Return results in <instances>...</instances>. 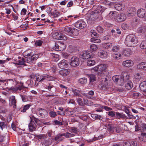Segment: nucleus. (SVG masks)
<instances>
[{"label":"nucleus","mask_w":146,"mask_h":146,"mask_svg":"<svg viewBox=\"0 0 146 146\" xmlns=\"http://www.w3.org/2000/svg\"><path fill=\"white\" fill-rule=\"evenodd\" d=\"M125 42L127 46H134L137 43V40L134 35L130 34L127 36Z\"/></svg>","instance_id":"1"},{"label":"nucleus","mask_w":146,"mask_h":146,"mask_svg":"<svg viewBox=\"0 0 146 146\" xmlns=\"http://www.w3.org/2000/svg\"><path fill=\"white\" fill-rule=\"evenodd\" d=\"M63 31L64 32L69 35L72 36H76L78 34L77 30L75 29L72 28L70 27H67L65 28Z\"/></svg>","instance_id":"2"},{"label":"nucleus","mask_w":146,"mask_h":146,"mask_svg":"<svg viewBox=\"0 0 146 146\" xmlns=\"http://www.w3.org/2000/svg\"><path fill=\"white\" fill-rule=\"evenodd\" d=\"M107 67L108 65L106 64H101L95 66L92 69L95 72H98L102 73L106 71Z\"/></svg>","instance_id":"3"},{"label":"nucleus","mask_w":146,"mask_h":146,"mask_svg":"<svg viewBox=\"0 0 146 146\" xmlns=\"http://www.w3.org/2000/svg\"><path fill=\"white\" fill-rule=\"evenodd\" d=\"M65 45L64 43H62L60 42H55V46L53 48V49L57 51H62L65 49Z\"/></svg>","instance_id":"4"},{"label":"nucleus","mask_w":146,"mask_h":146,"mask_svg":"<svg viewBox=\"0 0 146 146\" xmlns=\"http://www.w3.org/2000/svg\"><path fill=\"white\" fill-rule=\"evenodd\" d=\"M79 64L80 61L79 58L75 56L72 57L69 62L70 66L74 67L78 66Z\"/></svg>","instance_id":"5"},{"label":"nucleus","mask_w":146,"mask_h":146,"mask_svg":"<svg viewBox=\"0 0 146 146\" xmlns=\"http://www.w3.org/2000/svg\"><path fill=\"white\" fill-rule=\"evenodd\" d=\"M36 112L38 115L42 118L47 117L48 115V112L45 109H38L37 110Z\"/></svg>","instance_id":"6"},{"label":"nucleus","mask_w":146,"mask_h":146,"mask_svg":"<svg viewBox=\"0 0 146 146\" xmlns=\"http://www.w3.org/2000/svg\"><path fill=\"white\" fill-rule=\"evenodd\" d=\"M112 80L115 83L119 85L124 84V82L122 79V76L116 75L112 77Z\"/></svg>","instance_id":"7"},{"label":"nucleus","mask_w":146,"mask_h":146,"mask_svg":"<svg viewBox=\"0 0 146 146\" xmlns=\"http://www.w3.org/2000/svg\"><path fill=\"white\" fill-rule=\"evenodd\" d=\"M107 81L106 78H104L100 80V83L99 85V87L101 90H105L107 89Z\"/></svg>","instance_id":"8"},{"label":"nucleus","mask_w":146,"mask_h":146,"mask_svg":"<svg viewBox=\"0 0 146 146\" xmlns=\"http://www.w3.org/2000/svg\"><path fill=\"white\" fill-rule=\"evenodd\" d=\"M86 26V23L83 21H77L75 24V26L79 29H82L84 28Z\"/></svg>","instance_id":"9"},{"label":"nucleus","mask_w":146,"mask_h":146,"mask_svg":"<svg viewBox=\"0 0 146 146\" xmlns=\"http://www.w3.org/2000/svg\"><path fill=\"white\" fill-rule=\"evenodd\" d=\"M28 128L30 132L35 131L36 128V124L33 121L31 120L28 125Z\"/></svg>","instance_id":"10"},{"label":"nucleus","mask_w":146,"mask_h":146,"mask_svg":"<svg viewBox=\"0 0 146 146\" xmlns=\"http://www.w3.org/2000/svg\"><path fill=\"white\" fill-rule=\"evenodd\" d=\"M9 104L10 106H13L14 108H16V103L17 102L15 97L14 96H10L9 98Z\"/></svg>","instance_id":"11"},{"label":"nucleus","mask_w":146,"mask_h":146,"mask_svg":"<svg viewBox=\"0 0 146 146\" xmlns=\"http://www.w3.org/2000/svg\"><path fill=\"white\" fill-rule=\"evenodd\" d=\"M137 14L138 17L141 18H144L146 19V11L143 9L138 10Z\"/></svg>","instance_id":"12"},{"label":"nucleus","mask_w":146,"mask_h":146,"mask_svg":"<svg viewBox=\"0 0 146 146\" xmlns=\"http://www.w3.org/2000/svg\"><path fill=\"white\" fill-rule=\"evenodd\" d=\"M38 56L39 55L38 54H33L31 57L27 58L26 60L27 62L29 64H32L38 59Z\"/></svg>","instance_id":"13"},{"label":"nucleus","mask_w":146,"mask_h":146,"mask_svg":"<svg viewBox=\"0 0 146 146\" xmlns=\"http://www.w3.org/2000/svg\"><path fill=\"white\" fill-rule=\"evenodd\" d=\"M93 57L92 53L90 51H86L84 52L82 55V58L83 59H87Z\"/></svg>","instance_id":"14"},{"label":"nucleus","mask_w":146,"mask_h":146,"mask_svg":"<svg viewBox=\"0 0 146 146\" xmlns=\"http://www.w3.org/2000/svg\"><path fill=\"white\" fill-rule=\"evenodd\" d=\"M68 62L65 60H61L58 64V66L60 68L63 69L68 67Z\"/></svg>","instance_id":"15"},{"label":"nucleus","mask_w":146,"mask_h":146,"mask_svg":"<svg viewBox=\"0 0 146 146\" xmlns=\"http://www.w3.org/2000/svg\"><path fill=\"white\" fill-rule=\"evenodd\" d=\"M121 76L122 79L124 82V83L130 80V76H129L127 73L125 72H123L121 74Z\"/></svg>","instance_id":"16"},{"label":"nucleus","mask_w":146,"mask_h":146,"mask_svg":"<svg viewBox=\"0 0 146 146\" xmlns=\"http://www.w3.org/2000/svg\"><path fill=\"white\" fill-rule=\"evenodd\" d=\"M118 15V13L115 11H111L109 14L108 17L110 18V19L113 20L117 19Z\"/></svg>","instance_id":"17"},{"label":"nucleus","mask_w":146,"mask_h":146,"mask_svg":"<svg viewBox=\"0 0 146 146\" xmlns=\"http://www.w3.org/2000/svg\"><path fill=\"white\" fill-rule=\"evenodd\" d=\"M126 19V16L124 13H121L119 16L118 15L117 20L118 22H122Z\"/></svg>","instance_id":"18"},{"label":"nucleus","mask_w":146,"mask_h":146,"mask_svg":"<svg viewBox=\"0 0 146 146\" xmlns=\"http://www.w3.org/2000/svg\"><path fill=\"white\" fill-rule=\"evenodd\" d=\"M18 60L17 61L16 64L19 65H24L26 66V64L25 63V59L23 58L18 57Z\"/></svg>","instance_id":"19"},{"label":"nucleus","mask_w":146,"mask_h":146,"mask_svg":"<svg viewBox=\"0 0 146 146\" xmlns=\"http://www.w3.org/2000/svg\"><path fill=\"white\" fill-rule=\"evenodd\" d=\"M90 82L89 85L90 86L92 85V82L95 81L96 79V76L93 74H90L88 75Z\"/></svg>","instance_id":"20"},{"label":"nucleus","mask_w":146,"mask_h":146,"mask_svg":"<svg viewBox=\"0 0 146 146\" xmlns=\"http://www.w3.org/2000/svg\"><path fill=\"white\" fill-rule=\"evenodd\" d=\"M20 96L22 98L23 102H25L27 101H31L32 99V97L31 96H27L25 95H21Z\"/></svg>","instance_id":"21"},{"label":"nucleus","mask_w":146,"mask_h":146,"mask_svg":"<svg viewBox=\"0 0 146 146\" xmlns=\"http://www.w3.org/2000/svg\"><path fill=\"white\" fill-rule=\"evenodd\" d=\"M132 54V51L130 48H127L123 50L122 52L123 55L128 56Z\"/></svg>","instance_id":"22"},{"label":"nucleus","mask_w":146,"mask_h":146,"mask_svg":"<svg viewBox=\"0 0 146 146\" xmlns=\"http://www.w3.org/2000/svg\"><path fill=\"white\" fill-rule=\"evenodd\" d=\"M108 53L104 50H100L98 52V55L101 58H105L107 57Z\"/></svg>","instance_id":"23"},{"label":"nucleus","mask_w":146,"mask_h":146,"mask_svg":"<svg viewBox=\"0 0 146 146\" xmlns=\"http://www.w3.org/2000/svg\"><path fill=\"white\" fill-rule=\"evenodd\" d=\"M139 87L141 90L146 92V81L141 83L139 85Z\"/></svg>","instance_id":"24"},{"label":"nucleus","mask_w":146,"mask_h":146,"mask_svg":"<svg viewBox=\"0 0 146 146\" xmlns=\"http://www.w3.org/2000/svg\"><path fill=\"white\" fill-rule=\"evenodd\" d=\"M132 64L131 61L130 60H127L123 61L122 62V65L125 67H130Z\"/></svg>","instance_id":"25"},{"label":"nucleus","mask_w":146,"mask_h":146,"mask_svg":"<svg viewBox=\"0 0 146 146\" xmlns=\"http://www.w3.org/2000/svg\"><path fill=\"white\" fill-rule=\"evenodd\" d=\"M137 68L139 69H146V63L142 62L139 64L137 66Z\"/></svg>","instance_id":"26"},{"label":"nucleus","mask_w":146,"mask_h":146,"mask_svg":"<svg viewBox=\"0 0 146 146\" xmlns=\"http://www.w3.org/2000/svg\"><path fill=\"white\" fill-rule=\"evenodd\" d=\"M70 71L68 69H64L60 71V74L63 76H65L68 75L70 73Z\"/></svg>","instance_id":"27"},{"label":"nucleus","mask_w":146,"mask_h":146,"mask_svg":"<svg viewBox=\"0 0 146 146\" xmlns=\"http://www.w3.org/2000/svg\"><path fill=\"white\" fill-rule=\"evenodd\" d=\"M62 13L59 12L57 10H54L53 11V12L50 13V16H53L54 17H58Z\"/></svg>","instance_id":"28"},{"label":"nucleus","mask_w":146,"mask_h":146,"mask_svg":"<svg viewBox=\"0 0 146 146\" xmlns=\"http://www.w3.org/2000/svg\"><path fill=\"white\" fill-rule=\"evenodd\" d=\"M36 136L37 137L38 139H40L42 141L44 140L47 137V135L46 134L37 135Z\"/></svg>","instance_id":"29"},{"label":"nucleus","mask_w":146,"mask_h":146,"mask_svg":"<svg viewBox=\"0 0 146 146\" xmlns=\"http://www.w3.org/2000/svg\"><path fill=\"white\" fill-rule=\"evenodd\" d=\"M125 86L126 88L128 90L131 89L133 87V84L131 80L127 81L125 83Z\"/></svg>","instance_id":"30"},{"label":"nucleus","mask_w":146,"mask_h":146,"mask_svg":"<svg viewBox=\"0 0 146 146\" xmlns=\"http://www.w3.org/2000/svg\"><path fill=\"white\" fill-rule=\"evenodd\" d=\"M70 132L75 134H78L79 132V130L75 127H71L69 130Z\"/></svg>","instance_id":"31"},{"label":"nucleus","mask_w":146,"mask_h":146,"mask_svg":"<svg viewBox=\"0 0 146 146\" xmlns=\"http://www.w3.org/2000/svg\"><path fill=\"white\" fill-rule=\"evenodd\" d=\"M91 116L95 119L102 120V116L97 114H92L91 115Z\"/></svg>","instance_id":"32"},{"label":"nucleus","mask_w":146,"mask_h":146,"mask_svg":"<svg viewBox=\"0 0 146 146\" xmlns=\"http://www.w3.org/2000/svg\"><path fill=\"white\" fill-rule=\"evenodd\" d=\"M95 63V61L94 60L89 59L87 61V65L88 66H91L94 65Z\"/></svg>","instance_id":"33"},{"label":"nucleus","mask_w":146,"mask_h":146,"mask_svg":"<svg viewBox=\"0 0 146 146\" xmlns=\"http://www.w3.org/2000/svg\"><path fill=\"white\" fill-rule=\"evenodd\" d=\"M63 136H65L67 138H69L74 137L75 135L73 133L66 132L62 134Z\"/></svg>","instance_id":"34"},{"label":"nucleus","mask_w":146,"mask_h":146,"mask_svg":"<svg viewBox=\"0 0 146 146\" xmlns=\"http://www.w3.org/2000/svg\"><path fill=\"white\" fill-rule=\"evenodd\" d=\"M107 128V131H108L110 133H111L114 132V127L112 125H108Z\"/></svg>","instance_id":"35"},{"label":"nucleus","mask_w":146,"mask_h":146,"mask_svg":"<svg viewBox=\"0 0 146 146\" xmlns=\"http://www.w3.org/2000/svg\"><path fill=\"white\" fill-rule=\"evenodd\" d=\"M139 139L143 142H146V134L145 133H142L141 134V137H139Z\"/></svg>","instance_id":"36"},{"label":"nucleus","mask_w":146,"mask_h":146,"mask_svg":"<svg viewBox=\"0 0 146 146\" xmlns=\"http://www.w3.org/2000/svg\"><path fill=\"white\" fill-rule=\"evenodd\" d=\"M136 11L135 10H133V8H131L127 13V15L129 16H133L135 13Z\"/></svg>","instance_id":"37"},{"label":"nucleus","mask_w":146,"mask_h":146,"mask_svg":"<svg viewBox=\"0 0 146 146\" xmlns=\"http://www.w3.org/2000/svg\"><path fill=\"white\" fill-rule=\"evenodd\" d=\"M122 5L121 4L118 3L115 5V8L118 11H121L122 10Z\"/></svg>","instance_id":"38"},{"label":"nucleus","mask_w":146,"mask_h":146,"mask_svg":"<svg viewBox=\"0 0 146 146\" xmlns=\"http://www.w3.org/2000/svg\"><path fill=\"white\" fill-rule=\"evenodd\" d=\"M16 87L17 90H21L25 88L23 85V83L22 82H20V84H18Z\"/></svg>","instance_id":"39"},{"label":"nucleus","mask_w":146,"mask_h":146,"mask_svg":"<svg viewBox=\"0 0 146 146\" xmlns=\"http://www.w3.org/2000/svg\"><path fill=\"white\" fill-rule=\"evenodd\" d=\"M87 82V79L86 78H81L78 80L79 83L82 84H85Z\"/></svg>","instance_id":"40"},{"label":"nucleus","mask_w":146,"mask_h":146,"mask_svg":"<svg viewBox=\"0 0 146 146\" xmlns=\"http://www.w3.org/2000/svg\"><path fill=\"white\" fill-rule=\"evenodd\" d=\"M58 40H67L66 37L64 35L61 33H59V36H58Z\"/></svg>","instance_id":"41"},{"label":"nucleus","mask_w":146,"mask_h":146,"mask_svg":"<svg viewBox=\"0 0 146 146\" xmlns=\"http://www.w3.org/2000/svg\"><path fill=\"white\" fill-rule=\"evenodd\" d=\"M146 30L144 26L139 27L137 30L138 32L141 33H144Z\"/></svg>","instance_id":"42"},{"label":"nucleus","mask_w":146,"mask_h":146,"mask_svg":"<svg viewBox=\"0 0 146 146\" xmlns=\"http://www.w3.org/2000/svg\"><path fill=\"white\" fill-rule=\"evenodd\" d=\"M90 48L92 52L96 51L98 48L97 46L94 44L91 45L90 46Z\"/></svg>","instance_id":"43"},{"label":"nucleus","mask_w":146,"mask_h":146,"mask_svg":"<svg viewBox=\"0 0 146 146\" xmlns=\"http://www.w3.org/2000/svg\"><path fill=\"white\" fill-rule=\"evenodd\" d=\"M74 96H81V95L80 93V91L76 89L72 90Z\"/></svg>","instance_id":"44"},{"label":"nucleus","mask_w":146,"mask_h":146,"mask_svg":"<svg viewBox=\"0 0 146 146\" xmlns=\"http://www.w3.org/2000/svg\"><path fill=\"white\" fill-rule=\"evenodd\" d=\"M140 47L143 49H146V40L142 42L140 45Z\"/></svg>","instance_id":"45"},{"label":"nucleus","mask_w":146,"mask_h":146,"mask_svg":"<svg viewBox=\"0 0 146 146\" xmlns=\"http://www.w3.org/2000/svg\"><path fill=\"white\" fill-rule=\"evenodd\" d=\"M97 10L94 12V14L93 15V17L94 18V19H102V17L101 16V15L100 14H99L98 15V17L97 16Z\"/></svg>","instance_id":"46"},{"label":"nucleus","mask_w":146,"mask_h":146,"mask_svg":"<svg viewBox=\"0 0 146 146\" xmlns=\"http://www.w3.org/2000/svg\"><path fill=\"white\" fill-rule=\"evenodd\" d=\"M116 115L117 117L119 118H124L126 117L125 115L121 113H119L118 112H116Z\"/></svg>","instance_id":"47"},{"label":"nucleus","mask_w":146,"mask_h":146,"mask_svg":"<svg viewBox=\"0 0 146 146\" xmlns=\"http://www.w3.org/2000/svg\"><path fill=\"white\" fill-rule=\"evenodd\" d=\"M119 46L118 45L115 46L112 48V51L114 52H117L119 49Z\"/></svg>","instance_id":"48"},{"label":"nucleus","mask_w":146,"mask_h":146,"mask_svg":"<svg viewBox=\"0 0 146 146\" xmlns=\"http://www.w3.org/2000/svg\"><path fill=\"white\" fill-rule=\"evenodd\" d=\"M121 55L119 53H114L113 55V56L114 58L118 60L120 59Z\"/></svg>","instance_id":"49"},{"label":"nucleus","mask_w":146,"mask_h":146,"mask_svg":"<svg viewBox=\"0 0 146 146\" xmlns=\"http://www.w3.org/2000/svg\"><path fill=\"white\" fill-rule=\"evenodd\" d=\"M91 40L92 42L96 43H100L101 42V40L100 39H96L95 38H92L91 39Z\"/></svg>","instance_id":"50"},{"label":"nucleus","mask_w":146,"mask_h":146,"mask_svg":"<svg viewBox=\"0 0 146 146\" xmlns=\"http://www.w3.org/2000/svg\"><path fill=\"white\" fill-rule=\"evenodd\" d=\"M103 47L108 49L112 46V44L110 42L104 43L103 44Z\"/></svg>","instance_id":"51"},{"label":"nucleus","mask_w":146,"mask_h":146,"mask_svg":"<svg viewBox=\"0 0 146 146\" xmlns=\"http://www.w3.org/2000/svg\"><path fill=\"white\" fill-rule=\"evenodd\" d=\"M49 115L50 117L53 118L55 117L57 115L56 112L53 111H50L49 113Z\"/></svg>","instance_id":"52"},{"label":"nucleus","mask_w":146,"mask_h":146,"mask_svg":"<svg viewBox=\"0 0 146 146\" xmlns=\"http://www.w3.org/2000/svg\"><path fill=\"white\" fill-rule=\"evenodd\" d=\"M31 106L30 104H27L25 105L23 107V109L21 111L23 112H25Z\"/></svg>","instance_id":"53"},{"label":"nucleus","mask_w":146,"mask_h":146,"mask_svg":"<svg viewBox=\"0 0 146 146\" xmlns=\"http://www.w3.org/2000/svg\"><path fill=\"white\" fill-rule=\"evenodd\" d=\"M96 29L98 32L100 33H102L104 31V29L100 26H98L97 27Z\"/></svg>","instance_id":"54"},{"label":"nucleus","mask_w":146,"mask_h":146,"mask_svg":"<svg viewBox=\"0 0 146 146\" xmlns=\"http://www.w3.org/2000/svg\"><path fill=\"white\" fill-rule=\"evenodd\" d=\"M140 94L136 92H134L132 93V96L135 98H137L139 96Z\"/></svg>","instance_id":"55"},{"label":"nucleus","mask_w":146,"mask_h":146,"mask_svg":"<svg viewBox=\"0 0 146 146\" xmlns=\"http://www.w3.org/2000/svg\"><path fill=\"white\" fill-rule=\"evenodd\" d=\"M59 36V33L57 32H55L53 33L52 35L53 37L56 39H58V36Z\"/></svg>","instance_id":"56"},{"label":"nucleus","mask_w":146,"mask_h":146,"mask_svg":"<svg viewBox=\"0 0 146 146\" xmlns=\"http://www.w3.org/2000/svg\"><path fill=\"white\" fill-rule=\"evenodd\" d=\"M7 84L9 83H11L12 84H14V82L15 83H17V81L15 80V79L13 80L12 79H10L7 80Z\"/></svg>","instance_id":"57"},{"label":"nucleus","mask_w":146,"mask_h":146,"mask_svg":"<svg viewBox=\"0 0 146 146\" xmlns=\"http://www.w3.org/2000/svg\"><path fill=\"white\" fill-rule=\"evenodd\" d=\"M30 118L31 119V120H32L34 121H35L36 123H38L40 121V120L36 118L34 116H33L32 117H31Z\"/></svg>","instance_id":"58"},{"label":"nucleus","mask_w":146,"mask_h":146,"mask_svg":"<svg viewBox=\"0 0 146 146\" xmlns=\"http://www.w3.org/2000/svg\"><path fill=\"white\" fill-rule=\"evenodd\" d=\"M84 104L87 106H90L92 104L91 103H90L89 101L87 99H84Z\"/></svg>","instance_id":"59"},{"label":"nucleus","mask_w":146,"mask_h":146,"mask_svg":"<svg viewBox=\"0 0 146 146\" xmlns=\"http://www.w3.org/2000/svg\"><path fill=\"white\" fill-rule=\"evenodd\" d=\"M6 126V124L5 122H0V127L2 130H3V128H5Z\"/></svg>","instance_id":"60"},{"label":"nucleus","mask_w":146,"mask_h":146,"mask_svg":"<svg viewBox=\"0 0 146 146\" xmlns=\"http://www.w3.org/2000/svg\"><path fill=\"white\" fill-rule=\"evenodd\" d=\"M77 102L78 104L80 106H83V103L82 99L80 98H78L77 99Z\"/></svg>","instance_id":"61"},{"label":"nucleus","mask_w":146,"mask_h":146,"mask_svg":"<svg viewBox=\"0 0 146 146\" xmlns=\"http://www.w3.org/2000/svg\"><path fill=\"white\" fill-rule=\"evenodd\" d=\"M43 43L42 41L41 40H37L35 42V44L38 46H41Z\"/></svg>","instance_id":"62"},{"label":"nucleus","mask_w":146,"mask_h":146,"mask_svg":"<svg viewBox=\"0 0 146 146\" xmlns=\"http://www.w3.org/2000/svg\"><path fill=\"white\" fill-rule=\"evenodd\" d=\"M114 132L117 133H119L121 130V129L119 127L116 126L114 127Z\"/></svg>","instance_id":"63"},{"label":"nucleus","mask_w":146,"mask_h":146,"mask_svg":"<svg viewBox=\"0 0 146 146\" xmlns=\"http://www.w3.org/2000/svg\"><path fill=\"white\" fill-rule=\"evenodd\" d=\"M138 22V20L136 18H135L133 19L132 23L133 25H135L137 24Z\"/></svg>","instance_id":"64"}]
</instances>
